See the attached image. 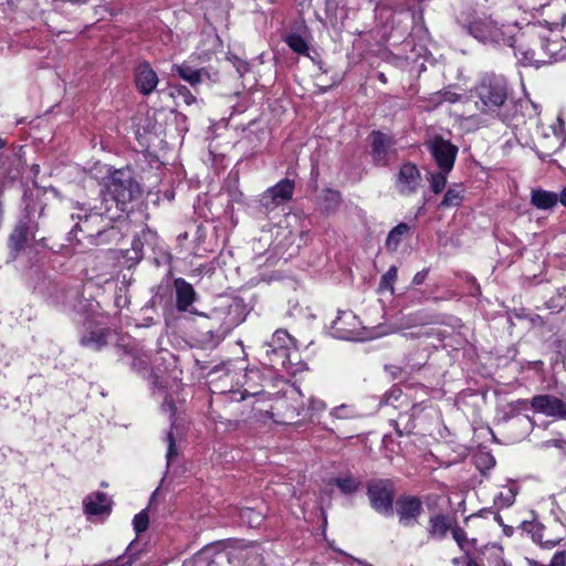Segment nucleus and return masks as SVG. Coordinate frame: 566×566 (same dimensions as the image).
Returning <instances> with one entry per match:
<instances>
[{
	"label": "nucleus",
	"instance_id": "nucleus-30",
	"mask_svg": "<svg viewBox=\"0 0 566 566\" xmlns=\"http://www.w3.org/2000/svg\"><path fill=\"white\" fill-rule=\"evenodd\" d=\"M270 191L274 193L275 197L280 199L282 203L287 202L291 200L294 191V181L290 179H283L279 181L273 187L269 188Z\"/></svg>",
	"mask_w": 566,
	"mask_h": 566
},
{
	"label": "nucleus",
	"instance_id": "nucleus-10",
	"mask_svg": "<svg viewBox=\"0 0 566 566\" xmlns=\"http://www.w3.org/2000/svg\"><path fill=\"white\" fill-rule=\"evenodd\" d=\"M427 148L440 170L451 171L458 155V147L442 137H434L427 143Z\"/></svg>",
	"mask_w": 566,
	"mask_h": 566
},
{
	"label": "nucleus",
	"instance_id": "nucleus-42",
	"mask_svg": "<svg viewBox=\"0 0 566 566\" xmlns=\"http://www.w3.org/2000/svg\"><path fill=\"white\" fill-rule=\"evenodd\" d=\"M532 566H566V551L560 549L554 554L551 562L547 565L539 564L538 562H532Z\"/></svg>",
	"mask_w": 566,
	"mask_h": 566
},
{
	"label": "nucleus",
	"instance_id": "nucleus-5",
	"mask_svg": "<svg viewBox=\"0 0 566 566\" xmlns=\"http://www.w3.org/2000/svg\"><path fill=\"white\" fill-rule=\"evenodd\" d=\"M521 54L524 64L539 65L551 64L566 59V40L557 34L539 36L538 43L531 49L522 50L520 46L515 55Z\"/></svg>",
	"mask_w": 566,
	"mask_h": 566
},
{
	"label": "nucleus",
	"instance_id": "nucleus-19",
	"mask_svg": "<svg viewBox=\"0 0 566 566\" xmlns=\"http://www.w3.org/2000/svg\"><path fill=\"white\" fill-rule=\"evenodd\" d=\"M357 317L352 312H343L334 322L333 329L338 338L357 339Z\"/></svg>",
	"mask_w": 566,
	"mask_h": 566
},
{
	"label": "nucleus",
	"instance_id": "nucleus-58",
	"mask_svg": "<svg viewBox=\"0 0 566 566\" xmlns=\"http://www.w3.org/2000/svg\"><path fill=\"white\" fill-rule=\"evenodd\" d=\"M452 563H453L454 565H459V564H460V560H459V558H453V559H452Z\"/></svg>",
	"mask_w": 566,
	"mask_h": 566
},
{
	"label": "nucleus",
	"instance_id": "nucleus-51",
	"mask_svg": "<svg viewBox=\"0 0 566 566\" xmlns=\"http://www.w3.org/2000/svg\"><path fill=\"white\" fill-rule=\"evenodd\" d=\"M480 459H485L489 468L495 465V459L490 453L483 454Z\"/></svg>",
	"mask_w": 566,
	"mask_h": 566
},
{
	"label": "nucleus",
	"instance_id": "nucleus-37",
	"mask_svg": "<svg viewBox=\"0 0 566 566\" xmlns=\"http://www.w3.org/2000/svg\"><path fill=\"white\" fill-rule=\"evenodd\" d=\"M260 205L263 208L265 213H270L275 210L279 206L283 205L277 197L274 196L272 191L266 189L260 198Z\"/></svg>",
	"mask_w": 566,
	"mask_h": 566
},
{
	"label": "nucleus",
	"instance_id": "nucleus-13",
	"mask_svg": "<svg viewBox=\"0 0 566 566\" xmlns=\"http://www.w3.org/2000/svg\"><path fill=\"white\" fill-rule=\"evenodd\" d=\"M457 21L468 34L481 42H489L490 33L494 24L492 20L480 19L472 13H462L458 17Z\"/></svg>",
	"mask_w": 566,
	"mask_h": 566
},
{
	"label": "nucleus",
	"instance_id": "nucleus-4",
	"mask_svg": "<svg viewBox=\"0 0 566 566\" xmlns=\"http://www.w3.org/2000/svg\"><path fill=\"white\" fill-rule=\"evenodd\" d=\"M221 546L222 544L220 543L206 545L201 551L196 553L191 559L186 560L182 566H209L213 563L216 555L220 557L224 556L231 562L232 556L230 553L220 549ZM233 557L238 560H242L244 566H266L264 549L258 544L238 549Z\"/></svg>",
	"mask_w": 566,
	"mask_h": 566
},
{
	"label": "nucleus",
	"instance_id": "nucleus-61",
	"mask_svg": "<svg viewBox=\"0 0 566 566\" xmlns=\"http://www.w3.org/2000/svg\"><path fill=\"white\" fill-rule=\"evenodd\" d=\"M3 146V142L2 139L0 138V148Z\"/></svg>",
	"mask_w": 566,
	"mask_h": 566
},
{
	"label": "nucleus",
	"instance_id": "nucleus-16",
	"mask_svg": "<svg viewBox=\"0 0 566 566\" xmlns=\"http://www.w3.org/2000/svg\"><path fill=\"white\" fill-rule=\"evenodd\" d=\"M174 290L176 297V308L178 312H189L191 314L202 315L192 310V304L197 300V293L193 286L182 277L175 279Z\"/></svg>",
	"mask_w": 566,
	"mask_h": 566
},
{
	"label": "nucleus",
	"instance_id": "nucleus-8",
	"mask_svg": "<svg viewBox=\"0 0 566 566\" xmlns=\"http://www.w3.org/2000/svg\"><path fill=\"white\" fill-rule=\"evenodd\" d=\"M367 494L371 507L380 514L389 516L394 513V484L390 480H373L367 485Z\"/></svg>",
	"mask_w": 566,
	"mask_h": 566
},
{
	"label": "nucleus",
	"instance_id": "nucleus-47",
	"mask_svg": "<svg viewBox=\"0 0 566 566\" xmlns=\"http://www.w3.org/2000/svg\"><path fill=\"white\" fill-rule=\"evenodd\" d=\"M161 410L164 412L169 413V420L171 422V426H174L176 407H175L174 401L170 398H168L167 396L164 398V402L161 405Z\"/></svg>",
	"mask_w": 566,
	"mask_h": 566
},
{
	"label": "nucleus",
	"instance_id": "nucleus-49",
	"mask_svg": "<svg viewBox=\"0 0 566 566\" xmlns=\"http://www.w3.org/2000/svg\"><path fill=\"white\" fill-rule=\"evenodd\" d=\"M426 277H427V271L423 270V271L417 272L412 279V283L416 285H420L423 283Z\"/></svg>",
	"mask_w": 566,
	"mask_h": 566
},
{
	"label": "nucleus",
	"instance_id": "nucleus-22",
	"mask_svg": "<svg viewBox=\"0 0 566 566\" xmlns=\"http://www.w3.org/2000/svg\"><path fill=\"white\" fill-rule=\"evenodd\" d=\"M370 139L375 161L379 165H385L387 155L392 146L391 138L380 132H373Z\"/></svg>",
	"mask_w": 566,
	"mask_h": 566
},
{
	"label": "nucleus",
	"instance_id": "nucleus-36",
	"mask_svg": "<svg viewBox=\"0 0 566 566\" xmlns=\"http://www.w3.org/2000/svg\"><path fill=\"white\" fill-rule=\"evenodd\" d=\"M240 518L251 527H258L263 522V515L250 507L240 511Z\"/></svg>",
	"mask_w": 566,
	"mask_h": 566
},
{
	"label": "nucleus",
	"instance_id": "nucleus-24",
	"mask_svg": "<svg viewBox=\"0 0 566 566\" xmlns=\"http://www.w3.org/2000/svg\"><path fill=\"white\" fill-rule=\"evenodd\" d=\"M57 301L62 304L65 312L81 313L85 307L77 289H70L61 295H57Z\"/></svg>",
	"mask_w": 566,
	"mask_h": 566
},
{
	"label": "nucleus",
	"instance_id": "nucleus-28",
	"mask_svg": "<svg viewBox=\"0 0 566 566\" xmlns=\"http://www.w3.org/2000/svg\"><path fill=\"white\" fill-rule=\"evenodd\" d=\"M409 231H410V227L407 223L401 222L398 226H396L388 233V237H387L386 243H385L386 248L389 251L395 252L398 249V247L400 245L402 238L409 234Z\"/></svg>",
	"mask_w": 566,
	"mask_h": 566
},
{
	"label": "nucleus",
	"instance_id": "nucleus-43",
	"mask_svg": "<svg viewBox=\"0 0 566 566\" xmlns=\"http://www.w3.org/2000/svg\"><path fill=\"white\" fill-rule=\"evenodd\" d=\"M329 415L336 419H348L354 417V410L347 405H340L335 407Z\"/></svg>",
	"mask_w": 566,
	"mask_h": 566
},
{
	"label": "nucleus",
	"instance_id": "nucleus-20",
	"mask_svg": "<svg viewBox=\"0 0 566 566\" xmlns=\"http://www.w3.org/2000/svg\"><path fill=\"white\" fill-rule=\"evenodd\" d=\"M517 35H518V30H517L516 25L503 24V25L499 27L494 22L492 32L490 33L489 42L495 43L497 45H506L510 48H515V43L518 41Z\"/></svg>",
	"mask_w": 566,
	"mask_h": 566
},
{
	"label": "nucleus",
	"instance_id": "nucleus-55",
	"mask_svg": "<svg viewBox=\"0 0 566 566\" xmlns=\"http://www.w3.org/2000/svg\"><path fill=\"white\" fill-rule=\"evenodd\" d=\"M420 323L416 317L412 319V322L408 323L407 326L416 325Z\"/></svg>",
	"mask_w": 566,
	"mask_h": 566
},
{
	"label": "nucleus",
	"instance_id": "nucleus-60",
	"mask_svg": "<svg viewBox=\"0 0 566 566\" xmlns=\"http://www.w3.org/2000/svg\"><path fill=\"white\" fill-rule=\"evenodd\" d=\"M285 402H286V401H281V402H279V406H280V407H283V405H285Z\"/></svg>",
	"mask_w": 566,
	"mask_h": 566
},
{
	"label": "nucleus",
	"instance_id": "nucleus-26",
	"mask_svg": "<svg viewBox=\"0 0 566 566\" xmlns=\"http://www.w3.org/2000/svg\"><path fill=\"white\" fill-rule=\"evenodd\" d=\"M30 230L28 222H19L9 237V247L15 252L21 251L29 239Z\"/></svg>",
	"mask_w": 566,
	"mask_h": 566
},
{
	"label": "nucleus",
	"instance_id": "nucleus-53",
	"mask_svg": "<svg viewBox=\"0 0 566 566\" xmlns=\"http://www.w3.org/2000/svg\"><path fill=\"white\" fill-rule=\"evenodd\" d=\"M559 201L563 206L566 207V188H564L559 195Z\"/></svg>",
	"mask_w": 566,
	"mask_h": 566
},
{
	"label": "nucleus",
	"instance_id": "nucleus-48",
	"mask_svg": "<svg viewBox=\"0 0 566 566\" xmlns=\"http://www.w3.org/2000/svg\"><path fill=\"white\" fill-rule=\"evenodd\" d=\"M452 537L457 542V544L460 546V548H463L467 543V533L463 528L455 526L451 530Z\"/></svg>",
	"mask_w": 566,
	"mask_h": 566
},
{
	"label": "nucleus",
	"instance_id": "nucleus-6",
	"mask_svg": "<svg viewBox=\"0 0 566 566\" xmlns=\"http://www.w3.org/2000/svg\"><path fill=\"white\" fill-rule=\"evenodd\" d=\"M293 338L285 329H276L271 340L264 342L261 346V360L272 368H286L289 364V350Z\"/></svg>",
	"mask_w": 566,
	"mask_h": 566
},
{
	"label": "nucleus",
	"instance_id": "nucleus-57",
	"mask_svg": "<svg viewBox=\"0 0 566 566\" xmlns=\"http://www.w3.org/2000/svg\"><path fill=\"white\" fill-rule=\"evenodd\" d=\"M379 80H380L381 82H386V77H385V75H384L382 73H380V74H379Z\"/></svg>",
	"mask_w": 566,
	"mask_h": 566
},
{
	"label": "nucleus",
	"instance_id": "nucleus-9",
	"mask_svg": "<svg viewBox=\"0 0 566 566\" xmlns=\"http://www.w3.org/2000/svg\"><path fill=\"white\" fill-rule=\"evenodd\" d=\"M394 510L402 527H412L423 513V504L418 496L400 495L395 502Z\"/></svg>",
	"mask_w": 566,
	"mask_h": 566
},
{
	"label": "nucleus",
	"instance_id": "nucleus-38",
	"mask_svg": "<svg viewBox=\"0 0 566 566\" xmlns=\"http://www.w3.org/2000/svg\"><path fill=\"white\" fill-rule=\"evenodd\" d=\"M449 172L450 171L439 170L430 175V188L434 193H440L444 189Z\"/></svg>",
	"mask_w": 566,
	"mask_h": 566
},
{
	"label": "nucleus",
	"instance_id": "nucleus-17",
	"mask_svg": "<svg viewBox=\"0 0 566 566\" xmlns=\"http://www.w3.org/2000/svg\"><path fill=\"white\" fill-rule=\"evenodd\" d=\"M134 81L137 91L145 96L150 95L159 83L157 73L148 62H143L136 66Z\"/></svg>",
	"mask_w": 566,
	"mask_h": 566
},
{
	"label": "nucleus",
	"instance_id": "nucleus-2",
	"mask_svg": "<svg viewBox=\"0 0 566 566\" xmlns=\"http://www.w3.org/2000/svg\"><path fill=\"white\" fill-rule=\"evenodd\" d=\"M509 91L504 76L485 74L472 91L475 107L482 114L510 125L515 117L517 104L509 98Z\"/></svg>",
	"mask_w": 566,
	"mask_h": 566
},
{
	"label": "nucleus",
	"instance_id": "nucleus-59",
	"mask_svg": "<svg viewBox=\"0 0 566 566\" xmlns=\"http://www.w3.org/2000/svg\"><path fill=\"white\" fill-rule=\"evenodd\" d=\"M558 125H559V127H560V128H562V127H563V125H564V123H563V120H562L560 118H558Z\"/></svg>",
	"mask_w": 566,
	"mask_h": 566
},
{
	"label": "nucleus",
	"instance_id": "nucleus-12",
	"mask_svg": "<svg viewBox=\"0 0 566 566\" xmlns=\"http://www.w3.org/2000/svg\"><path fill=\"white\" fill-rule=\"evenodd\" d=\"M109 334V328L95 321L87 319L84 323V331L81 335L80 344L92 350H101L107 345Z\"/></svg>",
	"mask_w": 566,
	"mask_h": 566
},
{
	"label": "nucleus",
	"instance_id": "nucleus-50",
	"mask_svg": "<svg viewBox=\"0 0 566 566\" xmlns=\"http://www.w3.org/2000/svg\"><path fill=\"white\" fill-rule=\"evenodd\" d=\"M527 405H530V400H525V399H518V400L512 402L513 409H516V410L522 409Z\"/></svg>",
	"mask_w": 566,
	"mask_h": 566
},
{
	"label": "nucleus",
	"instance_id": "nucleus-23",
	"mask_svg": "<svg viewBox=\"0 0 566 566\" xmlns=\"http://www.w3.org/2000/svg\"><path fill=\"white\" fill-rule=\"evenodd\" d=\"M452 520L446 514H434L430 516L428 523V534L431 538L441 541L448 532L452 530Z\"/></svg>",
	"mask_w": 566,
	"mask_h": 566
},
{
	"label": "nucleus",
	"instance_id": "nucleus-29",
	"mask_svg": "<svg viewBox=\"0 0 566 566\" xmlns=\"http://www.w3.org/2000/svg\"><path fill=\"white\" fill-rule=\"evenodd\" d=\"M463 200V189L460 185L449 187L442 201L440 202L441 208H454L459 207Z\"/></svg>",
	"mask_w": 566,
	"mask_h": 566
},
{
	"label": "nucleus",
	"instance_id": "nucleus-21",
	"mask_svg": "<svg viewBox=\"0 0 566 566\" xmlns=\"http://www.w3.org/2000/svg\"><path fill=\"white\" fill-rule=\"evenodd\" d=\"M112 501L107 494L103 492H95L87 495L84 501V512L86 515H102L109 514Z\"/></svg>",
	"mask_w": 566,
	"mask_h": 566
},
{
	"label": "nucleus",
	"instance_id": "nucleus-14",
	"mask_svg": "<svg viewBox=\"0 0 566 566\" xmlns=\"http://www.w3.org/2000/svg\"><path fill=\"white\" fill-rule=\"evenodd\" d=\"M421 184L418 167L411 163L403 164L397 175L396 188L401 196L413 195Z\"/></svg>",
	"mask_w": 566,
	"mask_h": 566
},
{
	"label": "nucleus",
	"instance_id": "nucleus-31",
	"mask_svg": "<svg viewBox=\"0 0 566 566\" xmlns=\"http://www.w3.org/2000/svg\"><path fill=\"white\" fill-rule=\"evenodd\" d=\"M340 203V193L336 190L325 189L319 197L321 208L325 212L335 211Z\"/></svg>",
	"mask_w": 566,
	"mask_h": 566
},
{
	"label": "nucleus",
	"instance_id": "nucleus-56",
	"mask_svg": "<svg viewBox=\"0 0 566 566\" xmlns=\"http://www.w3.org/2000/svg\"><path fill=\"white\" fill-rule=\"evenodd\" d=\"M369 1L375 3L376 7H378L384 0H369Z\"/></svg>",
	"mask_w": 566,
	"mask_h": 566
},
{
	"label": "nucleus",
	"instance_id": "nucleus-34",
	"mask_svg": "<svg viewBox=\"0 0 566 566\" xmlns=\"http://www.w3.org/2000/svg\"><path fill=\"white\" fill-rule=\"evenodd\" d=\"M517 491L516 484L511 483L510 486L496 495L495 504L500 507H510L515 502Z\"/></svg>",
	"mask_w": 566,
	"mask_h": 566
},
{
	"label": "nucleus",
	"instance_id": "nucleus-46",
	"mask_svg": "<svg viewBox=\"0 0 566 566\" xmlns=\"http://www.w3.org/2000/svg\"><path fill=\"white\" fill-rule=\"evenodd\" d=\"M149 367V359L146 356L135 357L132 363V368L138 373L147 371Z\"/></svg>",
	"mask_w": 566,
	"mask_h": 566
},
{
	"label": "nucleus",
	"instance_id": "nucleus-11",
	"mask_svg": "<svg viewBox=\"0 0 566 566\" xmlns=\"http://www.w3.org/2000/svg\"><path fill=\"white\" fill-rule=\"evenodd\" d=\"M530 406L536 413L555 420L566 419V401L554 395H536L530 400Z\"/></svg>",
	"mask_w": 566,
	"mask_h": 566
},
{
	"label": "nucleus",
	"instance_id": "nucleus-15",
	"mask_svg": "<svg viewBox=\"0 0 566 566\" xmlns=\"http://www.w3.org/2000/svg\"><path fill=\"white\" fill-rule=\"evenodd\" d=\"M303 400V395L298 388H294L291 391V399L295 402L297 399ZM326 408V405L323 400L310 397L307 399V405L304 401H301L298 406H292L289 410L287 417L293 420L294 418L301 417L302 419L311 418L313 413L323 411Z\"/></svg>",
	"mask_w": 566,
	"mask_h": 566
},
{
	"label": "nucleus",
	"instance_id": "nucleus-1",
	"mask_svg": "<svg viewBox=\"0 0 566 566\" xmlns=\"http://www.w3.org/2000/svg\"><path fill=\"white\" fill-rule=\"evenodd\" d=\"M72 209L71 219L76 222L70 234L77 241H81L78 233L92 244L109 243L118 238L119 232L113 226L119 220L118 212L113 211V206L108 205L105 196L98 205L75 202Z\"/></svg>",
	"mask_w": 566,
	"mask_h": 566
},
{
	"label": "nucleus",
	"instance_id": "nucleus-18",
	"mask_svg": "<svg viewBox=\"0 0 566 566\" xmlns=\"http://www.w3.org/2000/svg\"><path fill=\"white\" fill-rule=\"evenodd\" d=\"M172 72H176L184 81L188 82L191 86L210 80L216 82L218 80V73H211L208 69H193L187 63L172 65Z\"/></svg>",
	"mask_w": 566,
	"mask_h": 566
},
{
	"label": "nucleus",
	"instance_id": "nucleus-41",
	"mask_svg": "<svg viewBox=\"0 0 566 566\" xmlns=\"http://www.w3.org/2000/svg\"><path fill=\"white\" fill-rule=\"evenodd\" d=\"M397 279V268L396 266H390L389 270L382 275L381 277V282H380V287L381 289H387V290H394V282L396 281Z\"/></svg>",
	"mask_w": 566,
	"mask_h": 566
},
{
	"label": "nucleus",
	"instance_id": "nucleus-33",
	"mask_svg": "<svg viewBox=\"0 0 566 566\" xmlns=\"http://www.w3.org/2000/svg\"><path fill=\"white\" fill-rule=\"evenodd\" d=\"M284 42L295 53L308 55V45L306 40L298 33H290L284 36Z\"/></svg>",
	"mask_w": 566,
	"mask_h": 566
},
{
	"label": "nucleus",
	"instance_id": "nucleus-40",
	"mask_svg": "<svg viewBox=\"0 0 566 566\" xmlns=\"http://www.w3.org/2000/svg\"><path fill=\"white\" fill-rule=\"evenodd\" d=\"M134 530L137 534L145 532L149 525V518L146 511H142L135 515L133 520Z\"/></svg>",
	"mask_w": 566,
	"mask_h": 566
},
{
	"label": "nucleus",
	"instance_id": "nucleus-52",
	"mask_svg": "<svg viewBox=\"0 0 566 566\" xmlns=\"http://www.w3.org/2000/svg\"><path fill=\"white\" fill-rule=\"evenodd\" d=\"M237 70L242 75L243 73L248 72L249 66L245 62H240Z\"/></svg>",
	"mask_w": 566,
	"mask_h": 566
},
{
	"label": "nucleus",
	"instance_id": "nucleus-7",
	"mask_svg": "<svg viewBox=\"0 0 566 566\" xmlns=\"http://www.w3.org/2000/svg\"><path fill=\"white\" fill-rule=\"evenodd\" d=\"M559 532L555 533L553 527H546L536 522L524 521L520 528L528 534L534 543H537L544 549H553L560 546L566 551L565 530L562 525H556Z\"/></svg>",
	"mask_w": 566,
	"mask_h": 566
},
{
	"label": "nucleus",
	"instance_id": "nucleus-45",
	"mask_svg": "<svg viewBox=\"0 0 566 566\" xmlns=\"http://www.w3.org/2000/svg\"><path fill=\"white\" fill-rule=\"evenodd\" d=\"M400 398H403L402 391L399 388H392L385 397V405L397 408L396 402H398Z\"/></svg>",
	"mask_w": 566,
	"mask_h": 566
},
{
	"label": "nucleus",
	"instance_id": "nucleus-27",
	"mask_svg": "<svg viewBox=\"0 0 566 566\" xmlns=\"http://www.w3.org/2000/svg\"><path fill=\"white\" fill-rule=\"evenodd\" d=\"M210 321H214L218 323V326L216 324L211 323L208 325L202 326L207 329V335L209 336V342L213 344L220 343L231 331L230 325L221 324L219 314L217 313L214 317H209Z\"/></svg>",
	"mask_w": 566,
	"mask_h": 566
},
{
	"label": "nucleus",
	"instance_id": "nucleus-35",
	"mask_svg": "<svg viewBox=\"0 0 566 566\" xmlns=\"http://www.w3.org/2000/svg\"><path fill=\"white\" fill-rule=\"evenodd\" d=\"M391 423L400 436L408 434L415 429L413 420L408 412L400 413L398 419L391 420Z\"/></svg>",
	"mask_w": 566,
	"mask_h": 566
},
{
	"label": "nucleus",
	"instance_id": "nucleus-3",
	"mask_svg": "<svg viewBox=\"0 0 566 566\" xmlns=\"http://www.w3.org/2000/svg\"><path fill=\"white\" fill-rule=\"evenodd\" d=\"M142 195L139 184L134 178L130 169H117L113 171L106 182L105 190L101 192V199L105 196L113 211L118 212L120 219L124 213L133 209V202Z\"/></svg>",
	"mask_w": 566,
	"mask_h": 566
},
{
	"label": "nucleus",
	"instance_id": "nucleus-44",
	"mask_svg": "<svg viewBox=\"0 0 566 566\" xmlns=\"http://www.w3.org/2000/svg\"><path fill=\"white\" fill-rule=\"evenodd\" d=\"M166 440H167V443H168L166 459H167V463L169 465L171 463V461L177 457L178 452H177V448H176L175 438H174L171 431H169L167 433Z\"/></svg>",
	"mask_w": 566,
	"mask_h": 566
},
{
	"label": "nucleus",
	"instance_id": "nucleus-32",
	"mask_svg": "<svg viewBox=\"0 0 566 566\" xmlns=\"http://www.w3.org/2000/svg\"><path fill=\"white\" fill-rule=\"evenodd\" d=\"M333 483L344 494H353L360 486V480L355 478L352 474H346V475H343V476H337V478L333 479Z\"/></svg>",
	"mask_w": 566,
	"mask_h": 566
},
{
	"label": "nucleus",
	"instance_id": "nucleus-25",
	"mask_svg": "<svg viewBox=\"0 0 566 566\" xmlns=\"http://www.w3.org/2000/svg\"><path fill=\"white\" fill-rule=\"evenodd\" d=\"M559 196L555 192L534 189L531 195V203L537 209L547 210L557 205Z\"/></svg>",
	"mask_w": 566,
	"mask_h": 566
},
{
	"label": "nucleus",
	"instance_id": "nucleus-54",
	"mask_svg": "<svg viewBox=\"0 0 566 566\" xmlns=\"http://www.w3.org/2000/svg\"><path fill=\"white\" fill-rule=\"evenodd\" d=\"M467 566H481L475 559L469 558Z\"/></svg>",
	"mask_w": 566,
	"mask_h": 566
},
{
	"label": "nucleus",
	"instance_id": "nucleus-39",
	"mask_svg": "<svg viewBox=\"0 0 566 566\" xmlns=\"http://www.w3.org/2000/svg\"><path fill=\"white\" fill-rule=\"evenodd\" d=\"M171 96L176 99H181L187 105H191L196 101V97L185 85L175 86L172 88Z\"/></svg>",
	"mask_w": 566,
	"mask_h": 566
}]
</instances>
